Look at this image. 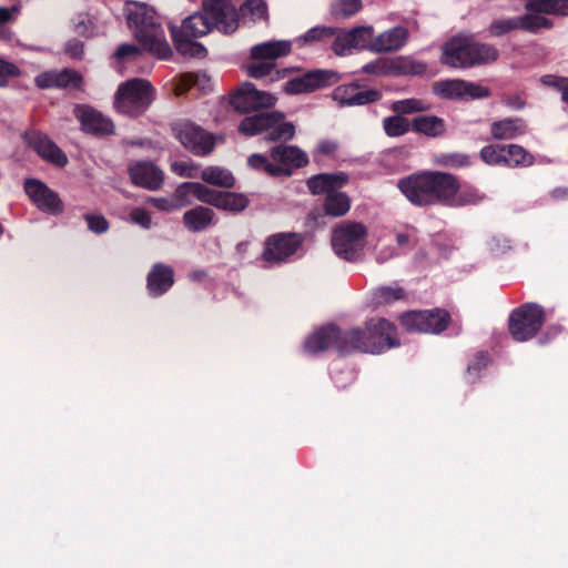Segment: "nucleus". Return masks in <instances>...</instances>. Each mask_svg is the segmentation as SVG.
<instances>
[{
	"mask_svg": "<svg viewBox=\"0 0 568 568\" xmlns=\"http://www.w3.org/2000/svg\"><path fill=\"white\" fill-rule=\"evenodd\" d=\"M130 216L134 223L141 225L144 229H150L152 222L151 215L145 209L136 207L131 212Z\"/></svg>",
	"mask_w": 568,
	"mask_h": 568,
	"instance_id": "60",
	"label": "nucleus"
},
{
	"mask_svg": "<svg viewBox=\"0 0 568 568\" xmlns=\"http://www.w3.org/2000/svg\"><path fill=\"white\" fill-rule=\"evenodd\" d=\"M146 282L150 294L152 296H160L174 284L173 268L166 264L156 263L150 270Z\"/></svg>",
	"mask_w": 568,
	"mask_h": 568,
	"instance_id": "25",
	"label": "nucleus"
},
{
	"mask_svg": "<svg viewBox=\"0 0 568 568\" xmlns=\"http://www.w3.org/2000/svg\"><path fill=\"white\" fill-rule=\"evenodd\" d=\"M383 130L389 138H398L405 135L412 130V122L399 114L386 116L383 119Z\"/></svg>",
	"mask_w": 568,
	"mask_h": 568,
	"instance_id": "41",
	"label": "nucleus"
},
{
	"mask_svg": "<svg viewBox=\"0 0 568 568\" xmlns=\"http://www.w3.org/2000/svg\"><path fill=\"white\" fill-rule=\"evenodd\" d=\"M28 145L34 150L38 155L58 166H64L68 163L65 153L45 134L32 132L26 135Z\"/></svg>",
	"mask_w": 568,
	"mask_h": 568,
	"instance_id": "20",
	"label": "nucleus"
},
{
	"mask_svg": "<svg viewBox=\"0 0 568 568\" xmlns=\"http://www.w3.org/2000/svg\"><path fill=\"white\" fill-rule=\"evenodd\" d=\"M409 40V31L403 26H396L387 29L374 38L371 50L383 53L398 51Z\"/></svg>",
	"mask_w": 568,
	"mask_h": 568,
	"instance_id": "21",
	"label": "nucleus"
},
{
	"mask_svg": "<svg viewBox=\"0 0 568 568\" xmlns=\"http://www.w3.org/2000/svg\"><path fill=\"white\" fill-rule=\"evenodd\" d=\"M244 70L250 78L262 79L272 77L271 80H278L290 72V69L276 70V63L265 60H250L244 64Z\"/></svg>",
	"mask_w": 568,
	"mask_h": 568,
	"instance_id": "31",
	"label": "nucleus"
},
{
	"mask_svg": "<svg viewBox=\"0 0 568 568\" xmlns=\"http://www.w3.org/2000/svg\"><path fill=\"white\" fill-rule=\"evenodd\" d=\"M399 345L396 326L386 318H371L364 327H354L343 332L338 353L346 355L355 352L379 354Z\"/></svg>",
	"mask_w": 568,
	"mask_h": 568,
	"instance_id": "2",
	"label": "nucleus"
},
{
	"mask_svg": "<svg viewBox=\"0 0 568 568\" xmlns=\"http://www.w3.org/2000/svg\"><path fill=\"white\" fill-rule=\"evenodd\" d=\"M338 151V143L334 140H322L314 151V159L335 158Z\"/></svg>",
	"mask_w": 568,
	"mask_h": 568,
	"instance_id": "55",
	"label": "nucleus"
},
{
	"mask_svg": "<svg viewBox=\"0 0 568 568\" xmlns=\"http://www.w3.org/2000/svg\"><path fill=\"white\" fill-rule=\"evenodd\" d=\"M276 103V97L260 91L252 82L242 83L231 95V104L240 112L271 108Z\"/></svg>",
	"mask_w": 568,
	"mask_h": 568,
	"instance_id": "14",
	"label": "nucleus"
},
{
	"mask_svg": "<svg viewBox=\"0 0 568 568\" xmlns=\"http://www.w3.org/2000/svg\"><path fill=\"white\" fill-rule=\"evenodd\" d=\"M504 166H530L535 162L534 155L518 144H504Z\"/></svg>",
	"mask_w": 568,
	"mask_h": 568,
	"instance_id": "33",
	"label": "nucleus"
},
{
	"mask_svg": "<svg viewBox=\"0 0 568 568\" xmlns=\"http://www.w3.org/2000/svg\"><path fill=\"white\" fill-rule=\"evenodd\" d=\"M212 30L215 28L225 34L235 32L239 28V12L229 0H204Z\"/></svg>",
	"mask_w": 568,
	"mask_h": 568,
	"instance_id": "15",
	"label": "nucleus"
},
{
	"mask_svg": "<svg viewBox=\"0 0 568 568\" xmlns=\"http://www.w3.org/2000/svg\"><path fill=\"white\" fill-rule=\"evenodd\" d=\"M389 109L393 113L404 116L406 114L426 112L430 109V105L422 99L408 98L393 101L389 104Z\"/></svg>",
	"mask_w": 568,
	"mask_h": 568,
	"instance_id": "39",
	"label": "nucleus"
},
{
	"mask_svg": "<svg viewBox=\"0 0 568 568\" xmlns=\"http://www.w3.org/2000/svg\"><path fill=\"white\" fill-rule=\"evenodd\" d=\"M270 156L275 164L288 170H291V168H303L308 163L306 152L295 145L281 144L274 146L270 152Z\"/></svg>",
	"mask_w": 568,
	"mask_h": 568,
	"instance_id": "24",
	"label": "nucleus"
},
{
	"mask_svg": "<svg viewBox=\"0 0 568 568\" xmlns=\"http://www.w3.org/2000/svg\"><path fill=\"white\" fill-rule=\"evenodd\" d=\"M450 314L443 308L409 311L400 315L403 327L410 333L439 334L450 323Z\"/></svg>",
	"mask_w": 568,
	"mask_h": 568,
	"instance_id": "10",
	"label": "nucleus"
},
{
	"mask_svg": "<svg viewBox=\"0 0 568 568\" xmlns=\"http://www.w3.org/2000/svg\"><path fill=\"white\" fill-rule=\"evenodd\" d=\"M525 131V122L519 118L495 121L490 125V134L495 140H511L524 134Z\"/></svg>",
	"mask_w": 568,
	"mask_h": 568,
	"instance_id": "30",
	"label": "nucleus"
},
{
	"mask_svg": "<svg viewBox=\"0 0 568 568\" xmlns=\"http://www.w3.org/2000/svg\"><path fill=\"white\" fill-rule=\"evenodd\" d=\"M332 50L337 55H345L353 48L352 40L348 31H343L339 33H335L333 37Z\"/></svg>",
	"mask_w": 568,
	"mask_h": 568,
	"instance_id": "53",
	"label": "nucleus"
},
{
	"mask_svg": "<svg viewBox=\"0 0 568 568\" xmlns=\"http://www.w3.org/2000/svg\"><path fill=\"white\" fill-rule=\"evenodd\" d=\"M397 186L417 206L437 204L462 207L480 203L485 195L475 186H463L459 179L444 171H420L402 178Z\"/></svg>",
	"mask_w": 568,
	"mask_h": 568,
	"instance_id": "1",
	"label": "nucleus"
},
{
	"mask_svg": "<svg viewBox=\"0 0 568 568\" xmlns=\"http://www.w3.org/2000/svg\"><path fill=\"white\" fill-rule=\"evenodd\" d=\"M193 38L178 30L172 31V39L179 53L193 58L205 57L206 49L201 43L193 41Z\"/></svg>",
	"mask_w": 568,
	"mask_h": 568,
	"instance_id": "35",
	"label": "nucleus"
},
{
	"mask_svg": "<svg viewBox=\"0 0 568 568\" xmlns=\"http://www.w3.org/2000/svg\"><path fill=\"white\" fill-rule=\"evenodd\" d=\"M338 80L337 73L329 70L315 69L288 80L283 91L287 94L311 93L326 88Z\"/></svg>",
	"mask_w": 568,
	"mask_h": 568,
	"instance_id": "13",
	"label": "nucleus"
},
{
	"mask_svg": "<svg viewBox=\"0 0 568 568\" xmlns=\"http://www.w3.org/2000/svg\"><path fill=\"white\" fill-rule=\"evenodd\" d=\"M435 163L446 168H464L470 164V158L464 153H446L436 156Z\"/></svg>",
	"mask_w": 568,
	"mask_h": 568,
	"instance_id": "49",
	"label": "nucleus"
},
{
	"mask_svg": "<svg viewBox=\"0 0 568 568\" xmlns=\"http://www.w3.org/2000/svg\"><path fill=\"white\" fill-rule=\"evenodd\" d=\"M464 80H446L436 84L435 91L448 99H464Z\"/></svg>",
	"mask_w": 568,
	"mask_h": 568,
	"instance_id": "46",
	"label": "nucleus"
},
{
	"mask_svg": "<svg viewBox=\"0 0 568 568\" xmlns=\"http://www.w3.org/2000/svg\"><path fill=\"white\" fill-rule=\"evenodd\" d=\"M303 239L296 233H277L266 239L262 258L268 263L285 262L301 247Z\"/></svg>",
	"mask_w": 568,
	"mask_h": 568,
	"instance_id": "12",
	"label": "nucleus"
},
{
	"mask_svg": "<svg viewBox=\"0 0 568 568\" xmlns=\"http://www.w3.org/2000/svg\"><path fill=\"white\" fill-rule=\"evenodd\" d=\"M415 237L409 233H397L396 243L400 248H410L415 246Z\"/></svg>",
	"mask_w": 568,
	"mask_h": 568,
	"instance_id": "63",
	"label": "nucleus"
},
{
	"mask_svg": "<svg viewBox=\"0 0 568 568\" xmlns=\"http://www.w3.org/2000/svg\"><path fill=\"white\" fill-rule=\"evenodd\" d=\"M55 71L42 72L36 77V85L40 89L55 88Z\"/></svg>",
	"mask_w": 568,
	"mask_h": 568,
	"instance_id": "61",
	"label": "nucleus"
},
{
	"mask_svg": "<svg viewBox=\"0 0 568 568\" xmlns=\"http://www.w3.org/2000/svg\"><path fill=\"white\" fill-rule=\"evenodd\" d=\"M247 163L251 168L258 170V171H263L271 176H281V175L288 176L292 174L291 170H288L284 166L277 165V164H275V162L274 163L271 162L266 156L258 154V153L252 154L248 158Z\"/></svg>",
	"mask_w": 568,
	"mask_h": 568,
	"instance_id": "40",
	"label": "nucleus"
},
{
	"mask_svg": "<svg viewBox=\"0 0 568 568\" xmlns=\"http://www.w3.org/2000/svg\"><path fill=\"white\" fill-rule=\"evenodd\" d=\"M545 323L542 307L535 303H526L515 308L508 320V329L517 342L532 338Z\"/></svg>",
	"mask_w": 568,
	"mask_h": 568,
	"instance_id": "8",
	"label": "nucleus"
},
{
	"mask_svg": "<svg viewBox=\"0 0 568 568\" xmlns=\"http://www.w3.org/2000/svg\"><path fill=\"white\" fill-rule=\"evenodd\" d=\"M525 9L528 13L517 17L519 30L535 33L552 27L551 21L539 13L568 16V0H525Z\"/></svg>",
	"mask_w": 568,
	"mask_h": 568,
	"instance_id": "7",
	"label": "nucleus"
},
{
	"mask_svg": "<svg viewBox=\"0 0 568 568\" xmlns=\"http://www.w3.org/2000/svg\"><path fill=\"white\" fill-rule=\"evenodd\" d=\"M498 49L489 43L475 42L466 37H455L443 47L442 62L453 68H469L494 63Z\"/></svg>",
	"mask_w": 568,
	"mask_h": 568,
	"instance_id": "4",
	"label": "nucleus"
},
{
	"mask_svg": "<svg viewBox=\"0 0 568 568\" xmlns=\"http://www.w3.org/2000/svg\"><path fill=\"white\" fill-rule=\"evenodd\" d=\"M55 88H68L74 87L78 88L81 82V75L73 70L64 69L62 71H55Z\"/></svg>",
	"mask_w": 568,
	"mask_h": 568,
	"instance_id": "51",
	"label": "nucleus"
},
{
	"mask_svg": "<svg viewBox=\"0 0 568 568\" xmlns=\"http://www.w3.org/2000/svg\"><path fill=\"white\" fill-rule=\"evenodd\" d=\"M200 178L206 184L219 187L232 189L235 185V178L233 174L220 166H207L201 170Z\"/></svg>",
	"mask_w": 568,
	"mask_h": 568,
	"instance_id": "34",
	"label": "nucleus"
},
{
	"mask_svg": "<svg viewBox=\"0 0 568 568\" xmlns=\"http://www.w3.org/2000/svg\"><path fill=\"white\" fill-rule=\"evenodd\" d=\"M426 64L410 57H397L388 60L389 75H419L426 71Z\"/></svg>",
	"mask_w": 568,
	"mask_h": 568,
	"instance_id": "32",
	"label": "nucleus"
},
{
	"mask_svg": "<svg viewBox=\"0 0 568 568\" xmlns=\"http://www.w3.org/2000/svg\"><path fill=\"white\" fill-rule=\"evenodd\" d=\"M342 336L343 332H341L336 326H323L305 339L304 347L306 352L312 354L324 352L331 346H335L338 351V344Z\"/></svg>",
	"mask_w": 568,
	"mask_h": 568,
	"instance_id": "22",
	"label": "nucleus"
},
{
	"mask_svg": "<svg viewBox=\"0 0 568 568\" xmlns=\"http://www.w3.org/2000/svg\"><path fill=\"white\" fill-rule=\"evenodd\" d=\"M479 158L487 165L504 166V144L493 143L484 146Z\"/></svg>",
	"mask_w": 568,
	"mask_h": 568,
	"instance_id": "45",
	"label": "nucleus"
},
{
	"mask_svg": "<svg viewBox=\"0 0 568 568\" xmlns=\"http://www.w3.org/2000/svg\"><path fill=\"white\" fill-rule=\"evenodd\" d=\"M283 112H264L244 118L239 125V131L253 136L266 132L267 141L291 140L295 135V126L284 121Z\"/></svg>",
	"mask_w": 568,
	"mask_h": 568,
	"instance_id": "6",
	"label": "nucleus"
},
{
	"mask_svg": "<svg viewBox=\"0 0 568 568\" xmlns=\"http://www.w3.org/2000/svg\"><path fill=\"white\" fill-rule=\"evenodd\" d=\"M154 100V88L149 80L130 79L116 90L114 108L118 112L136 116L145 112Z\"/></svg>",
	"mask_w": 568,
	"mask_h": 568,
	"instance_id": "5",
	"label": "nucleus"
},
{
	"mask_svg": "<svg viewBox=\"0 0 568 568\" xmlns=\"http://www.w3.org/2000/svg\"><path fill=\"white\" fill-rule=\"evenodd\" d=\"M362 7V0H335L331 4V13L336 19H345L357 13Z\"/></svg>",
	"mask_w": 568,
	"mask_h": 568,
	"instance_id": "44",
	"label": "nucleus"
},
{
	"mask_svg": "<svg viewBox=\"0 0 568 568\" xmlns=\"http://www.w3.org/2000/svg\"><path fill=\"white\" fill-rule=\"evenodd\" d=\"M207 14L209 13L205 12L203 2L201 10L184 19L181 28L176 30L195 38L203 37L212 31Z\"/></svg>",
	"mask_w": 568,
	"mask_h": 568,
	"instance_id": "29",
	"label": "nucleus"
},
{
	"mask_svg": "<svg viewBox=\"0 0 568 568\" xmlns=\"http://www.w3.org/2000/svg\"><path fill=\"white\" fill-rule=\"evenodd\" d=\"M362 72L375 75H389L388 60L377 59L362 67Z\"/></svg>",
	"mask_w": 568,
	"mask_h": 568,
	"instance_id": "58",
	"label": "nucleus"
},
{
	"mask_svg": "<svg viewBox=\"0 0 568 568\" xmlns=\"http://www.w3.org/2000/svg\"><path fill=\"white\" fill-rule=\"evenodd\" d=\"M141 54V49L135 44L122 43L114 52L118 62H126L135 60Z\"/></svg>",
	"mask_w": 568,
	"mask_h": 568,
	"instance_id": "54",
	"label": "nucleus"
},
{
	"mask_svg": "<svg viewBox=\"0 0 568 568\" xmlns=\"http://www.w3.org/2000/svg\"><path fill=\"white\" fill-rule=\"evenodd\" d=\"M540 83L559 91L561 100L568 104V77L546 74L540 78Z\"/></svg>",
	"mask_w": 568,
	"mask_h": 568,
	"instance_id": "48",
	"label": "nucleus"
},
{
	"mask_svg": "<svg viewBox=\"0 0 568 568\" xmlns=\"http://www.w3.org/2000/svg\"><path fill=\"white\" fill-rule=\"evenodd\" d=\"M379 91L369 89L361 90L358 84H342L332 92V98L342 106L365 105L381 99Z\"/></svg>",
	"mask_w": 568,
	"mask_h": 568,
	"instance_id": "19",
	"label": "nucleus"
},
{
	"mask_svg": "<svg viewBox=\"0 0 568 568\" xmlns=\"http://www.w3.org/2000/svg\"><path fill=\"white\" fill-rule=\"evenodd\" d=\"M20 8L12 6L11 8L0 7V23L9 22L13 19V14L18 13Z\"/></svg>",
	"mask_w": 568,
	"mask_h": 568,
	"instance_id": "64",
	"label": "nucleus"
},
{
	"mask_svg": "<svg viewBox=\"0 0 568 568\" xmlns=\"http://www.w3.org/2000/svg\"><path fill=\"white\" fill-rule=\"evenodd\" d=\"M182 222L187 231L200 233L215 224V213L207 206L197 205L184 212Z\"/></svg>",
	"mask_w": 568,
	"mask_h": 568,
	"instance_id": "26",
	"label": "nucleus"
},
{
	"mask_svg": "<svg viewBox=\"0 0 568 568\" xmlns=\"http://www.w3.org/2000/svg\"><path fill=\"white\" fill-rule=\"evenodd\" d=\"M336 28L326 26H316L307 30L304 34L297 37L294 42L297 47L315 45L327 42L333 39Z\"/></svg>",
	"mask_w": 568,
	"mask_h": 568,
	"instance_id": "36",
	"label": "nucleus"
},
{
	"mask_svg": "<svg viewBox=\"0 0 568 568\" xmlns=\"http://www.w3.org/2000/svg\"><path fill=\"white\" fill-rule=\"evenodd\" d=\"M125 16L130 30L144 50L160 60L172 57L173 51L152 8L140 2H128Z\"/></svg>",
	"mask_w": 568,
	"mask_h": 568,
	"instance_id": "3",
	"label": "nucleus"
},
{
	"mask_svg": "<svg viewBox=\"0 0 568 568\" xmlns=\"http://www.w3.org/2000/svg\"><path fill=\"white\" fill-rule=\"evenodd\" d=\"M173 131L182 145L195 155L205 156L214 150V135L192 122L178 123Z\"/></svg>",
	"mask_w": 568,
	"mask_h": 568,
	"instance_id": "11",
	"label": "nucleus"
},
{
	"mask_svg": "<svg viewBox=\"0 0 568 568\" xmlns=\"http://www.w3.org/2000/svg\"><path fill=\"white\" fill-rule=\"evenodd\" d=\"M85 221L88 223V227L98 234L104 233L109 229V223L106 219L101 214H87Z\"/></svg>",
	"mask_w": 568,
	"mask_h": 568,
	"instance_id": "59",
	"label": "nucleus"
},
{
	"mask_svg": "<svg viewBox=\"0 0 568 568\" xmlns=\"http://www.w3.org/2000/svg\"><path fill=\"white\" fill-rule=\"evenodd\" d=\"M24 191L39 210L52 215L63 212V202L59 194L40 180L27 179L24 181Z\"/></svg>",
	"mask_w": 568,
	"mask_h": 568,
	"instance_id": "16",
	"label": "nucleus"
},
{
	"mask_svg": "<svg viewBox=\"0 0 568 568\" xmlns=\"http://www.w3.org/2000/svg\"><path fill=\"white\" fill-rule=\"evenodd\" d=\"M378 298L384 303L403 300L405 297V290L400 286H382L377 290Z\"/></svg>",
	"mask_w": 568,
	"mask_h": 568,
	"instance_id": "56",
	"label": "nucleus"
},
{
	"mask_svg": "<svg viewBox=\"0 0 568 568\" xmlns=\"http://www.w3.org/2000/svg\"><path fill=\"white\" fill-rule=\"evenodd\" d=\"M172 170L181 176L195 178V171L197 170V168L189 165L185 162H175L172 164Z\"/></svg>",
	"mask_w": 568,
	"mask_h": 568,
	"instance_id": "62",
	"label": "nucleus"
},
{
	"mask_svg": "<svg viewBox=\"0 0 568 568\" xmlns=\"http://www.w3.org/2000/svg\"><path fill=\"white\" fill-rule=\"evenodd\" d=\"M241 12L254 22L268 20V8L264 0H246L241 6Z\"/></svg>",
	"mask_w": 568,
	"mask_h": 568,
	"instance_id": "42",
	"label": "nucleus"
},
{
	"mask_svg": "<svg viewBox=\"0 0 568 568\" xmlns=\"http://www.w3.org/2000/svg\"><path fill=\"white\" fill-rule=\"evenodd\" d=\"M73 114L80 122L81 130L85 133L93 135H110L114 133L112 120L89 105H75Z\"/></svg>",
	"mask_w": 568,
	"mask_h": 568,
	"instance_id": "17",
	"label": "nucleus"
},
{
	"mask_svg": "<svg viewBox=\"0 0 568 568\" xmlns=\"http://www.w3.org/2000/svg\"><path fill=\"white\" fill-rule=\"evenodd\" d=\"M412 130L427 138H438L445 134L447 126L443 118L437 115H418L412 120Z\"/></svg>",
	"mask_w": 568,
	"mask_h": 568,
	"instance_id": "28",
	"label": "nucleus"
},
{
	"mask_svg": "<svg viewBox=\"0 0 568 568\" xmlns=\"http://www.w3.org/2000/svg\"><path fill=\"white\" fill-rule=\"evenodd\" d=\"M515 30H519L517 17L495 20L488 27V32L491 37H501Z\"/></svg>",
	"mask_w": 568,
	"mask_h": 568,
	"instance_id": "50",
	"label": "nucleus"
},
{
	"mask_svg": "<svg viewBox=\"0 0 568 568\" xmlns=\"http://www.w3.org/2000/svg\"><path fill=\"white\" fill-rule=\"evenodd\" d=\"M250 204V199L243 193L236 192H219L215 207L219 210L240 213Z\"/></svg>",
	"mask_w": 568,
	"mask_h": 568,
	"instance_id": "37",
	"label": "nucleus"
},
{
	"mask_svg": "<svg viewBox=\"0 0 568 568\" xmlns=\"http://www.w3.org/2000/svg\"><path fill=\"white\" fill-rule=\"evenodd\" d=\"M21 70L18 65L0 58V88L9 84L11 79L19 78Z\"/></svg>",
	"mask_w": 568,
	"mask_h": 568,
	"instance_id": "52",
	"label": "nucleus"
},
{
	"mask_svg": "<svg viewBox=\"0 0 568 568\" xmlns=\"http://www.w3.org/2000/svg\"><path fill=\"white\" fill-rule=\"evenodd\" d=\"M354 49H365L372 44L374 28L372 26L356 27L348 30Z\"/></svg>",
	"mask_w": 568,
	"mask_h": 568,
	"instance_id": "47",
	"label": "nucleus"
},
{
	"mask_svg": "<svg viewBox=\"0 0 568 568\" xmlns=\"http://www.w3.org/2000/svg\"><path fill=\"white\" fill-rule=\"evenodd\" d=\"M293 42L290 40H270L260 42L250 49V60L275 62L292 52Z\"/></svg>",
	"mask_w": 568,
	"mask_h": 568,
	"instance_id": "23",
	"label": "nucleus"
},
{
	"mask_svg": "<svg viewBox=\"0 0 568 568\" xmlns=\"http://www.w3.org/2000/svg\"><path fill=\"white\" fill-rule=\"evenodd\" d=\"M196 197L197 201L215 207L220 191L212 190L199 182H187L182 185Z\"/></svg>",
	"mask_w": 568,
	"mask_h": 568,
	"instance_id": "43",
	"label": "nucleus"
},
{
	"mask_svg": "<svg viewBox=\"0 0 568 568\" xmlns=\"http://www.w3.org/2000/svg\"><path fill=\"white\" fill-rule=\"evenodd\" d=\"M464 99H481L490 95V90L481 84L464 81Z\"/></svg>",
	"mask_w": 568,
	"mask_h": 568,
	"instance_id": "57",
	"label": "nucleus"
},
{
	"mask_svg": "<svg viewBox=\"0 0 568 568\" xmlns=\"http://www.w3.org/2000/svg\"><path fill=\"white\" fill-rule=\"evenodd\" d=\"M351 209V199L344 192H329L324 201V211L327 215L344 216Z\"/></svg>",
	"mask_w": 568,
	"mask_h": 568,
	"instance_id": "38",
	"label": "nucleus"
},
{
	"mask_svg": "<svg viewBox=\"0 0 568 568\" xmlns=\"http://www.w3.org/2000/svg\"><path fill=\"white\" fill-rule=\"evenodd\" d=\"M128 173L131 182L151 191L159 190L164 181L163 171L149 161H136L129 165Z\"/></svg>",
	"mask_w": 568,
	"mask_h": 568,
	"instance_id": "18",
	"label": "nucleus"
},
{
	"mask_svg": "<svg viewBox=\"0 0 568 568\" xmlns=\"http://www.w3.org/2000/svg\"><path fill=\"white\" fill-rule=\"evenodd\" d=\"M348 182V175L344 172L321 173L307 180V187L313 194L335 192Z\"/></svg>",
	"mask_w": 568,
	"mask_h": 568,
	"instance_id": "27",
	"label": "nucleus"
},
{
	"mask_svg": "<svg viewBox=\"0 0 568 568\" xmlns=\"http://www.w3.org/2000/svg\"><path fill=\"white\" fill-rule=\"evenodd\" d=\"M366 235L367 229L363 223H342L333 231L332 245L334 252L347 261L356 260L363 250Z\"/></svg>",
	"mask_w": 568,
	"mask_h": 568,
	"instance_id": "9",
	"label": "nucleus"
}]
</instances>
